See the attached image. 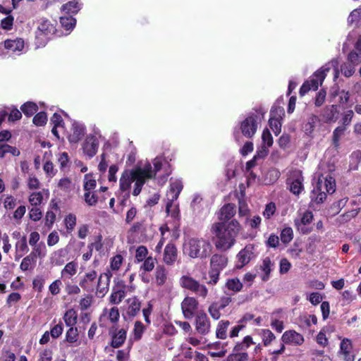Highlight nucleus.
Masks as SVG:
<instances>
[{
	"mask_svg": "<svg viewBox=\"0 0 361 361\" xmlns=\"http://www.w3.org/2000/svg\"><path fill=\"white\" fill-rule=\"evenodd\" d=\"M63 319L67 326L74 327L78 321V315L75 310L74 309L68 310L65 312Z\"/></svg>",
	"mask_w": 361,
	"mask_h": 361,
	"instance_id": "obj_39",
	"label": "nucleus"
},
{
	"mask_svg": "<svg viewBox=\"0 0 361 361\" xmlns=\"http://www.w3.org/2000/svg\"><path fill=\"white\" fill-rule=\"evenodd\" d=\"M111 276V274L104 273L98 278L94 290L98 297L102 298L107 293Z\"/></svg>",
	"mask_w": 361,
	"mask_h": 361,
	"instance_id": "obj_19",
	"label": "nucleus"
},
{
	"mask_svg": "<svg viewBox=\"0 0 361 361\" xmlns=\"http://www.w3.org/2000/svg\"><path fill=\"white\" fill-rule=\"evenodd\" d=\"M347 60L355 66H357L361 63V52L356 50H352L347 56Z\"/></svg>",
	"mask_w": 361,
	"mask_h": 361,
	"instance_id": "obj_57",
	"label": "nucleus"
},
{
	"mask_svg": "<svg viewBox=\"0 0 361 361\" xmlns=\"http://www.w3.org/2000/svg\"><path fill=\"white\" fill-rule=\"evenodd\" d=\"M183 188V183L180 180H175L170 184L169 190L167 192L166 197L168 202L166 205V212H169L170 207L172 204L176 201Z\"/></svg>",
	"mask_w": 361,
	"mask_h": 361,
	"instance_id": "obj_14",
	"label": "nucleus"
},
{
	"mask_svg": "<svg viewBox=\"0 0 361 361\" xmlns=\"http://www.w3.org/2000/svg\"><path fill=\"white\" fill-rule=\"evenodd\" d=\"M321 119L317 115L312 114L309 117L307 123L305 125V130L307 134H311L315 128L316 124L319 122Z\"/></svg>",
	"mask_w": 361,
	"mask_h": 361,
	"instance_id": "obj_45",
	"label": "nucleus"
},
{
	"mask_svg": "<svg viewBox=\"0 0 361 361\" xmlns=\"http://www.w3.org/2000/svg\"><path fill=\"white\" fill-rule=\"evenodd\" d=\"M59 22L61 27L66 31H71L76 25V19L70 15L60 17Z\"/></svg>",
	"mask_w": 361,
	"mask_h": 361,
	"instance_id": "obj_33",
	"label": "nucleus"
},
{
	"mask_svg": "<svg viewBox=\"0 0 361 361\" xmlns=\"http://www.w3.org/2000/svg\"><path fill=\"white\" fill-rule=\"evenodd\" d=\"M32 122L37 126H44L47 122V114L44 111L36 114L32 118Z\"/></svg>",
	"mask_w": 361,
	"mask_h": 361,
	"instance_id": "obj_51",
	"label": "nucleus"
},
{
	"mask_svg": "<svg viewBox=\"0 0 361 361\" xmlns=\"http://www.w3.org/2000/svg\"><path fill=\"white\" fill-rule=\"evenodd\" d=\"M272 267L273 263L271 262V259L268 257H265L262 261V264L260 265V269L264 272V274L262 276V280L263 281L269 280Z\"/></svg>",
	"mask_w": 361,
	"mask_h": 361,
	"instance_id": "obj_37",
	"label": "nucleus"
},
{
	"mask_svg": "<svg viewBox=\"0 0 361 361\" xmlns=\"http://www.w3.org/2000/svg\"><path fill=\"white\" fill-rule=\"evenodd\" d=\"M230 325L228 320L220 321L216 326V336L220 339H226L227 338V329Z\"/></svg>",
	"mask_w": 361,
	"mask_h": 361,
	"instance_id": "obj_38",
	"label": "nucleus"
},
{
	"mask_svg": "<svg viewBox=\"0 0 361 361\" xmlns=\"http://www.w3.org/2000/svg\"><path fill=\"white\" fill-rule=\"evenodd\" d=\"M178 257V251L173 243H168L164 252L163 260L167 265H172L175 263Z\"/></svg>",
	"mask_w": 361,
	"mask_h": 361,
	"instance_id": "obj_23",
	"label": "nucleus"
},
{
	"mask_svg": "<svg viewBox=\"0 0 361 361\" xmlns=\"http://www.w3.org/2000/svg\"><path fill=\"white\" fill-rule=\"evenodd\" d=\"M127 303H128V308H127V311H126L127 314L129 317H134L136 315H137V314L140 311V307H141V302H140V300L136 297H133V298H128L127 300Z\"/></svg>",
	"mask_w": 361,
	"mask_h": 361,
	"instance_id": "obj_27",
	"label": "nucleus"
},
{
	"mask_svg": "<svg viewBox=\"0 0 361 361\" xmlns=\"http://www.w3.org/2000/svg\"><path fill=\"white\" fill-rule=\"evenodd\" d=\"M262 341L264 346H268L276 338L275 335L269 329H263L262 333Z\"/></svg>",
	"mask_w": 361,
	"mask_h": 361,
	"instance_id": "obj_58",
	"label": "nucleus"
},
{
	"mask_svg": "<svg viewBox=\"0 0 361 361\" xmlns=\"http://www.w3.org/2000/svg\"><path fill=\"white\" fill-rule=\"evenodd\" d=\"M353 116L354 112L353 110L350 109L344 111L341 119V126L347 128L350 125Z\"/></svg>",
	"mask_w": 361,
	"mask_h": 361,
	"instance_id": "obj_55",
	"label": "nucleus"
},
{
	"mask_svg": "<svg viewBox=\"0 0 361 361\" xmlns=\"http://www.w3.org/2000/svg\"><path fill=\"white\" fill-rule=\"evenodd\" d=\"M281 242L286 245L288 244L293 238V231L290 227L284 228L280 234Z\"/></svg>",
	"mask_w": 361,
	"mask_h": 361,
	"instance_id": "obj_49",
	"label": "nucleus"
},
{
	"mask_svg": "<svg viewBox=\"0 0 361 361\" xmlns=\"http://www.w3.org/2000/svg\"><path fill=\"white\" fill-rule=\"evenodd\" d=\"M53 351L50 348H45L39 353L37 361H52Z\"/></svg>",
	"mask_w": 361,
	"mask_h": 361,
	"instance_id": "obj_64",
	"label": "nucleus"
},
{
	"mask_svg": "<svg viewBox=\"0 0 361 361\" xmlns=\"http://www.w3.org/2000/svg\"><path fill=\"white\" fill-rule=\"evenodd\" d=\"M284 114V111L281 107H276L271 109L270 111V118L269 120V126L274 133L276 135H278L281 130V123L279 118H276V115H278L280 118L281 114Z\"/></svg>",
	"mask_w": 361,
	"mask_h": 361,
	"instance_id": "obj_16",
	"label": "nucleus"
},
{
	"mask_svg": "<svg viewBox=\"0 0 361 361\" xmlns=\"http://www.w3.org/2000/svg\"><path fill=\"white\" fill-rule=\"evenodd\" d=\"M155 279L158 286H163L167 280V271L163 265H158L155 270Z\"/></svg>",
	"mask_w": 361,
	"mask_h": 361,
	"instance_id": "obj_36",
	"label": "nucleus"
},
{
	"mask_svg": "<svg viewBox=\"0 0 361 361\" xmlns=\"http://www.w3.org/2000/svg\"><path fill=\"white\" fill-rule=\"evenodd\" d=\"M221 272V271L209 267L208 271L209 279L207 281V283L209 286H215L219 281Z\"/></svg>",
	"mask_w": 361,
	"mask_h": 361,
	"instance_id": "obj_46",
	"label": "nucleus"
},
{
	"mask_svg": "<svg viewBox=\"0 0 361 361\" xmlns=\"http://www.w3.org/2000/svg\"><path fill=\"white\" fill-rule=\"evenodd\" d=\"M4 47L12 52L21 51L24 48V41L21 38L6 39L4 41Z\"/></svg>",
	"mask_w": 361,
	"mask_h": 361,
	"instance_id": "obj_28",
	"label": "nucleus"
},
{
	"mask_svg": "<svg viewBox=\"0 0 361 361\" xmlns=\"http://www.w3.org/2000/svg\"><path fill=\"white\" fill-rule=\"evenodd\" d=\"M109 334L111 338L110 345L114 348H118L122 346L127 337V331L125 329H118L113 326L109 329Z\"/></svg>",
	"mask_w": 361,
	"mask_h": 361,
	"instance_id": "obj_12",
	"label": "nucleus"
},
{
	"mask_svg": "<svg viewBox=\"0 0 361 361\" xmlns=\"http://www.w3.org/2000/svg\"><path fill=\"white\" fill-rule=\"evenodd\" d=\"M276 210V207L275 203L271 202L266 204L262 214L265 219H269L275 214Z\"/></svg>",
	"mask_w": 361,
	"mask_h": 361,
	"instance_id": "obj_61",
	"label": "nucleus"
},
{
	"mask_svg": "<svg viewBox=\"0 0 361 361\" xmlns=\"http://www.w3.org/2000/svg\"><path fill=\"white\" fill-rule=\"evenodd\" d=\"M78 263L75 261L70 262L66 264L61 270V278L70 279L77 273Z\"/></svg>",
	"mask_w": 361,
	"mask_h": 361,
	"instance_id": "obj_30",
	"label": "nucleus"
},
{
	"mask_svg": "<svg viewBox=\"0 0 361 361\" xmlns=\"http://www.w3.org/2000/svg\"><path fill=\"white\" fill-rule=\"evenodd\" d=\"M323 190L329 194H332L336 190V180L331 175L326 176L323 180Z\"/></svg>",
	"mask_w": 361,
	"mask_h": 361,
	"instance_id": "obj_42",
	"label": "nucleus"
},
{
	"mask_svg": "<svg viewBox=\"0 0 361 361\" xmlns=\"http://www.w3.org/2000/svg\"><path fill=\"white\" fill-rule=\"evenodd\" d=\"M81 9V4L76 0L69 1L61 6V10L65 14L73 16Z\"/></svg>",
	"mask_w": 361,
	"mask_h": 361,
	"instance_id": "obj_26",
	"label": "nucleus"
},
{
	"mask_svg": "<svg viewBox=\"0 0 361 361\" xmlns=\"http://www.w3.org/2000/svg\"><path fill=\"white\" fill-rule=\"evenodd\" d=\"M281 341L285 344L301 345L305 339L302 334L295 330H288L283 334Z\"/></svg>",
	"mask_w": 361,
	"mask_h": 361,
	"instance_id": "obj_18",
	"label": "nucleus"
},
{
	"mask_svg": "<svg viewBox=\"0 0 361 361\" xmlns=\"http://www.w3.org/2000/svg\"><path fill=\"white\" fill-rule=\"evenodd\" d=\"M235 205L233 203L225 204L218 212L219 222L212 226V232L217 238L215 247L217 250L226 251L231 248L241 229L236 219H231L235 214Z\"/></svg>",
	"mask_w": 361,
	"mask_h": 361,
	"instance_id": "obj_1",
	"label": "nucleus"
},
{
	"mask_svg": "<svg viewBox=\"0 0 361 361\" xmlns=\"http://www.w3.org/2000/svg\"><path fill=\"white\" fill-rule=\"evenodd\" d=\"M134 181L129 171H124L120 178V190L121 191H128L131 185L132 182Z\"/></svg>",
	"mask_w": 361,
	"mask_h": 361,
	"instance_id": "obj_35",
	"label": "nucleus"
},
{
	"mask_svg": "<svg viewBox=\"0 0 361 361\" xmlns=\"http://www.w3.org/2000/svg\"><path fill=\"white\" fill-rule=\"evenodd\" d=\"M313 219L314 214L312 212L306 210L301 214L300 219L294 220V224L300 233L307 235L312 231V228L308 226L312 222Z\"/></svg>",
	"mask_w": 361,
	"mask_h": 361,
	"instance_id": "obj_8",
	"label": "nucleus"
},
{
	"mask_svg": "<svg viewBox=\"0 0 361 361\" xmlns=\"http://www.w3.org/2000/svg\"><path fill=\"white\" fill-rule=\"evenodd\" d=\"M345 130L346 128L342 126H339L334 130L332 135V144L336 149L339 147L340 138L344 134Z\"/></svg>",
	"mask_w": 361,
	"mask_h": 361,
	"instance_id": "obj_44",
	"label": "nucleus"
},
{
	"mask_svg": "<svg viewBox=\"0 0 361 361\" xmlns=\"http://www.w3.org/2000/svg\"><path fill=\"white\" fill-rule=\"evenodd\" d=\"M93 296L90 293L87 294L85 297L82 298L79 302L80 309L82 311L87 310L92 304Z\"/></svg>",
	"mask_w": 361,
	"mask_h": 361,
	"instance_id": "obj_60",
	"label": "nucleus"
},
{
	"mask_svg": "<svg viewBox=\"0 0 361 361\" xmlns=\"http://www.w3.org/2000/svg\"><path fill=\"white\" fill-rule=\"evenodd\" d=\"M243 284L238 277L228 279L223 287L224 291L231 292L232 295L240 292L243 290Z\"/></svg>",
	"mask_w": 361,
	"mask_h": 361,
	"instance_id": "obj_24",
	"label": "nucleus"
},
{
	"mask_svg": "<svg viewBox=\"0 0 361 361\" xmlns=\"http://www.w3.org/2000/svg\"><path fill=\"white\" fill-rule=\"evenodd\" d=\"M228 257L224 254H214L210 258L209 267L222 271L228 265Z\"/></svg>",
	"mask_w": 361,
	"mask_h": 361,
	"instance_id": "obj_20",
	"label": "nucleus"
},
{
	"mask_svg": "<svg viewBox=\"0 0 361 361\" xmlns=\"http://www.w3.org/2000/svg\"><path fill=\"white\" fill-rule=\"evenodd\" d=\"M126 286L123 281L118 282L112 289L109 297V302L114 305L119 304L126 296Z\"/></svg>",
	"mask_w": 361,
	"mask_h": 361,
	"instance_id": "obj_17",
	"label": "nucleus"
},
{
	"mask_svg": "<svg viewBox=\"0 0 361 361\" xmlns=\"http://www.w3.org/2000/svg\"><path fill=\"white\" fill-rule=\"evenodd\" d=\"M16 251L21 252L20 257L28 251V247L27 244V239L25 236H23L21 239L16 243Z\"/></svg>",
	"mask_w": 361,
	"mask_h": 361,
	"instance_id": "obj_62",
	"label": "nucleus"
},
{
	"mask_svg": "<svg viewBox=\"0 0 361 361\" xmlns=\"http://www.w3.org/2000/svg\"><path fill=\"white\" fill-rule=\"evenodd\" d=\"M20 109L27 117H30L37 111L38 106L33 102H27L20 106Z\"/></svg>",
	"mask_w": 361,
	"mask_h": 361,
	"instance_id": "obj_41",
	"label": "nucleus"
},
{
	"mask_svg": "<svg viewBox=\"0 0 361 361\" xmlns=\"http://www.w3.org/2000/svg\"><path fill=\"white\" fill-rule=\"evenodd\" d=\"M7 154L18 157L20 155V151L16 147L11 146L8 144H0V158L5 157Z\"/></svg>",
	"mask_w": 361,
	"mask_h": 361,
	"instance_id": "obj_40",
	"label": "nucleus"
},
{
	"mask_svg": "<svg viewBox=\"0 0 361 361\" xmlns=\"http://www.w3.org/2000/svg\"><path fill=\"white\" fill-rule=\"evenodd\" d=\"M252 344H254L252 338L250 336H246L241 342L235 344L233 348V352L237 353H246V350Z\"/></svg>",
	"mask_w": 361,
	"mask_h": 361,
	"instance_id": "obj_32",
	"label": "nucleus"
},
{
	"mask_svg": "<svg viewBox=\"0 0 361 361\" xmlns=\"http://www.w3.org/2000/svg\"><path fill=\"white\" fill-rule=\"evenodd\" d=\"M85 135V128L77 122H74L71 127V133L68 136L71 143L78 142Z\"/></svg>",
	"mask_w": 361,
	"mask_h": 361,
	"instance_id": "obj_25",
	"label": "nucleus"
},
{
	"mask_svg": "<svg viewBox=\"0 0 361 361\" xmlns=\"http://www.w3.org/2000/svg\"><path fill=\"white\" fill-rule=\"evenodd\" d=\"M180 286L190 292L205 298L208 295L207 288L190 276L184 275L180 279Z\"/></svg>",
	"mask_w": 361,
	"mask_h": 361,
	"instance_id": "obj_6",
	"label": "nucleus"
},
{
	"mask_svg": "<svg viewBox=\"0 0 361 361\" xmlns=\"http://www.w3.org/2000/svg\"><path fill=\"white\" fill-rule=\"evenodd\" d=\"M145 330V325L140 321H136L133 328V338L135 341H140Z\"/></svg>",
	"mask_w": 361,
	"mask_h": 361,
	"instance_id": "obj_48",
	"label": "nucleus"
},
{
	"mask_svg": "<svg viewBox=\"0 0 361 361\" xmlns=\"http://www.w3.org/2000/svg\"><path fill=\"white\" fill-rule=\"evenodd\" d=\"M326 91L324 89H321L317 94L314 98V105L317 107H320L324 104L326 100Z\"/></svg>",
	"mask_w": 361,
	"mask_h": 361,
	"instance_id": "obj_63",
	"label": "nucleus"
},
{
	"mask_svg": "<svg viewBox=\"0 0 361 361\" xmlns=\"http://www.w3.org/2000/svg\"><path fill=\"white\" fill-rule=\"evenodd\" d=\"M96 187V180L93 178L92 174H86L85 176V182H84V190L85 192L92 191Z\"/></svg>",
	"mask_w": 361,
	"mask_h": 361,
	"instance_id": "obj_52",
	"label": "nucleus"
},
{
	"mask_svg": "<svg viewBox=\"0 0 361 361\" xmlns=\"http://www.w3.org/2000/svg\"><path fill=\"white\" fill-rule=\"evenodd\" d=\"M38 30L45 35L54 32V27L49 20H42L39 26Z\"/></svg>",
	"mask_w": 361,
	"mask_h": 361,
	"instance_id": "obj_47",
	"label": "nucleus"
},
{
	"mask_svg": "<svg viewBox=\"0 0 361 361\" xmlns=\"http://www.w3.org/2000/svg\"><path fill=\"white\" fill-rule=\"evenodd\" d=\"M304 177L300 170L295 169L288 172L286 183L291 193L298 196L304 190Z\"/></svg>",
	"mask_w": 361,
	"mask_h": 361,
	"instance_id": "obj_5",
	"label": "nucleus"
},
{
	"mask_svg": "<svg viewBox=\"0 0 361 361\" xmlns=\"http://www.w3.org/2000/svg\"><path fill=\"white\" fill-rule=\"evenodd\" d=\"M265 113L266 111L262 106L254 109V112L250 113L240 123V130L244 137L249 139L254 137L257 133L258 125L264 119Z\"/></svg>",
	"mask_w": 361,
	"mask_h": 361,
	"instance_id": "obj_2",
	"label": "nucleus"
},
{
	"mask_svg": "<svg viewBox=\"0 0 361 361\" xmlns=\"http://www.w3.org/2000/svg\"><path fill=\"white\" fill-rule=\"evenodd\" d=\"M143 264H142L140 269L144 270L145 272H149L152 271L155 266L156 259L149 256L147 257L143 261Z\"/></svg>",
	"mask_w": 361,
	"mask_h": 361,
	"instance_id": "obj_53",
	"label": "nucleus"
},
{
	"mask_svg": "<svg viewBox=\"0 0 361 361\" xmlns=\"http://www.w3.org/2000/svg\"><path fill=\"white\" fill-rule=\"evenodd\" d=\"M326 192L323 190V179L319 178L317 184L312 191L311 198L317 204H321L326 198Z\"/></svg>",
	"mask_w": 361,
	"mask_h": 361,
	"instance_id": "obj_22",
	"label": "nucleus"
},
{
	"mask_svg": "<svg viewBox=\"0 0 361 361\" xmlns=\"http://www.w3.org/2000/svg\"><path fill=\"white\" fill-rule=\"evenodd\" d=\"M329 71V68L322 67L314 73L310 78L305 80L300 88L299 94L304 96L310 90H317L319 85H322L324 80L326 73Z\"/></svg>",
	"mask_w": 361,
	"mask_h": 361,
	"instance_id": "obj_4",
	"label": "nucleus"
},
{
	"mask_svg": "<svg viewBox=\"0 0 361 361\" xmlns=\"http://www.w3.org/2000/svg\"><path fill=\"white\" fill-rule=\"evenodd\" d=\"M35 262L36 253L31 252L29 255L23 259L20 265V268L23 271L32 270L35 267Z\"/></svg>",
	"mask_w": 361,
	"mask_h": 361,
	"instance_id": "obj_31",
	"label": "nucleus"
},
{
	"mask_svg": "<svg viewBox=\"0 0 361 361\" xmlns=\"http://www.w3.org/2000/svg\"><path fill=\"white\" fill-rule=\"evenodd\" d=\"M199 302L195 297L186 296L180 304L183 315L186 319L195 317L199 310Z\"/></svg>",
	"mask_w": 361,
	"mask_h": 361,
	"instance_id": "obj_7",
	"label": "nucleus"
},
{
	"mask_svg": "<svg viewBox=\"0 0 361 361\" xmlns=\"http://www.w3.org/2000/svg\"><path fill=\"white\" fill-rule=\"evenodd\" d=\"M339 111L336 104L325 106L321 111L319 118L325 123H336L338 118Z\"/></svg>",
	"mask_w": 361,
	"mask_h": 361,
	"instance_id": "obj_11",
	"label": "nucleus"
},
{
	"mask_svg": "<svg viewBox=\"0 0 361 361\" xmlns=\"http://www.w3.org/2000/svg\"><path fill=\"white\" fill-rule=\"evenodd\" d=\"M355 66L351 63H343L341 65V72L346 78L351 77L355 72Z\"/></svg>",
	"mask_w": 361,
	"mask_h": 361,
	"instance_id": "obj_50",
	"label": "nucleus"
},
{
	"mask_svg": "<svg viewBox=\"0 0 361 361\" xmlns=\"http://www.w3.org/2000/svg\"><path fill=\"white\" fill-rule=\"evenodd\" d=\"M148 250L144 245H140L135 250V259L137 262H141L147 257Z\"/></svg>",
	"mask_w": 361,
	"mask_h": 361,
	"instance_id": "obj_59",
	"label": "nucleus"
},
{
	"mask_svg": "<svg viewBox=\"0 0 361 361\" xmlns=\"http://www.w3.org/2000/svg\"><path fill=\"white\" fill-rule=\"evenodd\" d=\"M98 147L99 142L97 139L94 136L88 137L82 145V150L85 155L92 158L97 154Z\"/></svg>",
	"mask_w": 361,
	"mask_h": 361,
	"instance_id": "obj_21",
	"label": "nucleus"
},
{
	"mask_svg": "<svg viewBox=\"0 0 361 361\" xmlns=\"http://www.w3.org/2000/svg\"><path fill=\"white\" fill-rule=\"evenodd\" d=\"M249 359V356L247 353H235L233 352L230 354L227 358L226 361H247Z\"/></svg>",
	"mask_w": 361,
	"mask_h": 361,
	"instance_id": "obj_56",
	"label": "nucleus"
},
{
	"mask_svg": "<svg viewBox=\"0 0 361 361\" xmlns=\"http://www.w3.org/2000/svg\"><path fill=\"white\" fill-rule=\"evenodd\" d=\"M224 309V307L216 301L209 306L208 312L214 320H218L221 316V311Z\"/></svg>",
	"mask_w": 361,
	"mask_h": 361,
	"instance_id": "obj_43",
	"label": "nucleus"
},
{
	"mask_svg": "<svg viewBox=\"0 0 361 361\" xmlns=\"http://www.w3.org/2000/svg\"><path fill=\"white\" fill-rule=\"evenodd\" d=\"M133 180L145 184L147 179L154 178V174L150 164H147L144 169L137 167L129 171Z\"/></svg>",
	"mask_w": 361,
	"mask_h": 361,
	"instance_id": "obj_15",
	"label": "nucleus"
},
{
	"mask_svg": "<svg viewBox=\"0 0 361 361\" xmlns=\"http://www.w3.org/2000/svg\"><path fill=\"white\" fill-rule=\"evenodd\" d=\"M65 341L73 346H78L80 344L78 330L76 327H69L66 333Z\"/></svg>",
	"mask_w": 361,
	"mask_h": 361,
	"instance_id": "obj_29",
	"label": "nucleus"
},
{
	"mask_svg": "<svg viewBox=\"0 0 361 361\" xmlns=\"http://www.w3.org/2000/svg\"><path fill=\"white\" fill-rule=\"evenodd\" d=\"M281 172L276 168H271L267 171L264 176V183L266 185H272L275 183L279 178Z\"/></svg>",
	"mask_w": 361,
	"mask_h": 361,
	"instance_id": "obj_34",
	"label": "nucleus"
},
{
	"mask_svg": "<svg viewBox=\"0 0 361 361\" xmlns=\"http://www.w3.org/2000/svg\"><path fill=\"white\" fill-rule=\"evenodd\" d=\"M195 317L196 331L200 335L204 336L208 334L211 329V322L204 311L200 310Z\"/></svg>",
	"mask_w": 361,
	"mask_h": 361,
	"instance_id": "obj_10",
	"label": "nucleus"
},
{
	"mask_svg": "<svg viewBox=\"0 0 361 361\" xmlns=\"http://www.w3.org/2000/svg\"><path fill=\"white\" fill-rule=\"evenodd\" d=\"M212 245L208 240L202 238H192L188 240V254L193 259H204L210 255Z\"/></svg>",
	"mask_w": 361,
	"mask_h": 361,
	"instance_id": "obj_3",
	"label": "nucleus"
},
{
	"mask_svg": "<svg viewBox=\"0 0 361 361\" xmlns=\"http://www.w3.org/2000/svg\"><path fill=\"white\" fill-rule=\"evenodd\" d=\"M255 257V246L252 244H247L236 255L235 269H242Z\"/></svg>",
	"mask_w": 361,
	"mask_h": 361,
	"instance_id": "obj_9",
	"label": "nucleus"
},
{
	"mask_svg": "<svg viewBox=\"0 0 361 361\" xmlns=\"http://www.w3.org/2000/svg\"><path fill=\"white\" fill-rule=\"evenodd\" d=\"M66 230L68 233L72 232L76 225V216L73 214L67 215L64 219Z\"/></svg>",
	"mask_w": 361,
	"mask_h": 361,
	"instance_id": "obj_54",
	"label": "nucleus"
},
{
	"mask_svg": "<svg viewBox=\"0 0 361 361\" xmlns=\"http://www.w3.org/2000/svg\"><path fill=\"white\" fill-rule=\"evenodd\" d=\"M97 274L94 270L86 273L79 282V286L84 291L92 293L94 291L97 281Z\"/></svg>",
	"mask_w": 361,
	"mask_h": 361,
	"instance_id": "obj_13",
	"label": "nucleus"
}]
</instances>
